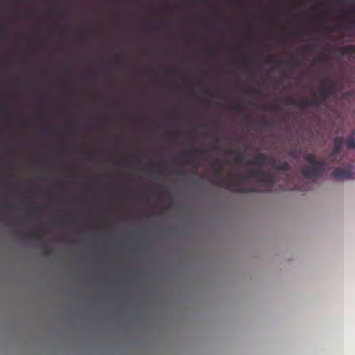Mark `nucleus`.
<instances>
[{
	"label": "nucleus",
	"instance_id": "27",
	"mask_svg": "<svg viewBox=\"0 0 355 355\" xmlns=\"http://www.w3.org/2000/svg\"><path fill=\"white\" fill-rule=\"evenodd\" d=\"M28 237L33 239H40L39 236L36 233H32L28 235Z\"/></svg>",
	"mask_w": 355,
	"mask_h": 355
},
{
	"label": "nucleus",
	"instance_id": "1",
	"mask_svg": "<svg viewBox=\"0 0 355 355\" xmlns=\"http://www.w3.org/2000/svg\"><path fill=\"white\" fill-rule=\"evenodd\" d=\"M304 159L311 165L302 168V174L307 178H319L327 167L325 160L317 159L313 153H305Z\"/></svg>",
	"mask_w": 355,
	"mask_h": 355
},
{
	"label": "nucleus",
	"instance_id": "14",
	"mask_svg": "<svg viewBox=\"0 0 355 355\" xmlns=\"http://www.w3.org/2000/svg\"><path fill=\"white\" fill-rule=\"evenodd\" d=\"M198 152L196 150L189 151V152L184 153L182 157L187 159H189L195 157L196 155L198 154Z\"/></svg>",
	"mask_w": 355,
	"mask_h": 355
},
{
	"label": "nucleus",
	"instance_id": "11",
	"mask_svg": "<svg viewBox=\"0 0 355 355\" xmlns=\"http://www.w3.org/2000/svg\"><path fill=\"white\" fill-rule=\"evenodd\" d=\"M345 145L348 149L355 148V139L354 136V132L347 137L345 140Z\"/></svg>",
	"mask_w": 355,
	"mask_h": 355
},
{
	"label": "nucleus",
	"instance_id": "34",
	"mask_svg": "<svg viewBox=\"0 0 355 355\" xmlns=\"http://www.w3.org/2000/svg\"><path fill=\"white\" fill-rule=\"evenodd\" d=\"M210 52L212 53H214L215 52V49H211L210 50Z\"/></svg>",
	"mask_w": 355,
	"mask_h": 355
},
{
	"label": "nucleus",
	"instance_id": "26",
	"mask_svg": "<svg viewBox=\"0 0 355 355\" xmlns=\"http://www.w3.org/2000/svg\"><path fill=\"white\" fill-rule=\"evenodd\" d=\"M69 219H70L69 216H64V217L61 218L59 220V221H60V222H64V223H67V222H68V221L69 220Z\"/></svg>",
	"mask_w": 355,
	"mask_h": 355
},
{
	"label": "nucleus",
	"instance_id": "33",
	"mask_svg": "<svg viewBox=\"0 0 355 355\" xmlns=\"http://www.w3.org/2000/svg\"><path fill=\"white\" fill-rule=\"evenodd\" d=\"M289 179H290L289 175L288 174H286V180H289Z\"/></svg>",
	"mask_w": 355,
	"mask_h": 355
},
{
	"label": "nucleus",
	"instance_id": "17",
	"mask_svg": "<svg viewBox=\"0 0 355 355\" xmlns=\"http://www.w3.org/2000/svg\"><path fill=\"white\" fill-rule=\"evenodd\" d=\"M243 106L242 105H236L231 107L232 110L235 112H241L243 110Z\"/></svg>",
	"mask_w": 355,
	"mask_h": 355
},
{
	"label": "nucleus",
	"instance_id": "39",
	"mask_svg": "<svg viewBox=\"0 0 355 355\" xmlns=\"http://www.w3.org/2000/svg\"><path fill=\"white\" fill-rule=\"evenodd\" d=\"M329 31H331V29H330L329 28H327Z\"/></svg>",
	"mask_w": 355,
	"mask_h": 355
},
{
	"label": "nucleus",
	"instance_id": "7",
	"mask_svg": "<svg viewBox=\"0 0 355 355\" xmlns=\"http://www.w3.org/2000/svg\"><path fill=\"white\" fill-rule=\"evenodd\" d=\"M344 139L342 137H336L334 139V148L332 150L333 155H338L343 148Z\"/></svg>",
	"mask_w": 355,
	"mask_h": 355
},
{
	"label": "nucleus",
	"instance_id": "20",
	"mask_svg": "<svg viewBox=\"0 0 355 355\" xmlns=\"http://www.w3.org/2000/svg\"><path fill=\"white\" fill-rule=\"evenodd\" d=\"M154 166L152 163H150L147 165L146 168H144V171L148 175H151V168Z\"/></svg>",
	"mask_w": 355,
	"mask_h": 355
},
{
	"label": "nucleus",
	"instance_id": "3",
	"mask_svg": "<svg viewBox=\"0 0 355 355\" xmlns=\"http://www.w3.org/2000/svg\"><path fill=\"white\" fill-rule=\"evenodd\" d=\"M247 175L249 178H254L258 182L266 186V191L270 192L276 182V178L274 174L266 172L261 169H250L248 171Z\"/></svg>",
	"mask_w": 355,
	"mask_h": 355
},
{
	"label": "nucleus",
	"instance_id": "8",
	"mask_svg": "<svg viewBox=\"0 0 355 355\" xmlns=\"http://www.w3.org/2000/svg\"><path fill=\"white\" fill-rule=\"evenodd\" d=\"M223 165H220L219 168L215 169L214 171V175L216 178H218V181H214V183L219 187H221V184L223 183V179L226 178L225 177H223Z\"/></svg>",
	"mask_w": 355,
	"mask_h": 355
},
{
	"label": "nucleus",
	"instance_id": "19",
	"mask_svg": "<svg viewBox=\"0 0 355 355\" xmlns=\"http://www.w3.org/2000/svg\"><path fill=\"white\" fill-rule=\"evenodd\" d=\"M298 62H299V60H298L297 59H296V58H293V59H291V60L287 61L285 64H286V66H288V67H291V66H293V65H294L295 64H297V63H298Z\"/></svg>",
	"mask_w": 355,
	"mask_h": 355
},
{
	"label": "nucleus",
	"instance_id": "12",
	"mask_svg": "<svg viewBox=\"0 0 355 355\" xmlns=\"http://www.w3.org/2000/svg\"><path fill=\"white\" fill-rule=\"evenodd\" d=\"M341 52L343 54H355V46L349 45L343 46L341 48Z\"/></svg>",
	"mask_w": 355,
	"mask_h": 355
},
{
	"label": "nucleus",
	"instance_id": "35",
	"mask_svg": "<svg viewBox=\"0 0 355 355\" xmlns=\"http://www.w3.org/2000/svg\"><path fill=\"white\" fill-rule=\"evenodd\" d=\"M87 156H88V157L91 158L92 157V155L89 154V155H87Z\"/></svg>",
	"mask_w": 355,
	"mask_h": 355
},
{
	"label": "nucleus",
	"instance_id": "25",
	"mask_svg": "<svg viewBox=\"0 0 355 355\" xmlns=\"http://www.w3.org/2000/svg\"><path fill=\"white\" fill-rule=\"evenodd\" d=\"M2 117L6 120H10L12 119V116L10 114H2Z\"/></svg>",
	"mask_w": 355,
	"mask_h": 355
},
{
	"label": "nucleus",
	"instance_id": "31",
	"mask_svg": "<svg viewBox=\"0 0 355 355\" xmlns=\"http://www.w3.org/2000/svg\"><path fill=\"white\" fill-rule=\"evenodd\" d=\"M204 94L207 96H211V93L208 90H205L204 91Z\"/></svg>",
	"mask_w": 355,
	"mask_h": 355
},
{
	"label": "nucleus",
	"instance_id": "18",
	"mask_svg": "<svg viewBox=\"0 0 355 355\" xmlns=\"http://www.w3.org/2000/svg\"><path fill=\"white\" fill-rule=\"evenodd\" d=\"M337 156L338 155H332V151H331L330 155H329V163L330 164H337L338 163V162L336 161Z\"/></svg>",
	"mask_w": 355,
	"mask_h": 355
},
{
	"label": "nucleus",
	"instance_id": "9",
	"mask_svg": "<svg viewBox=\"0 0 355 355\" xmlns=\"http://www.w3.org/2000/svg\"><path fill=\"white\" fill-rule=\"evenodd\" d=\"M267 158V155L264 153H259L254 159V160L250 162L251 164H256L258 166H263L265 165L266 163V159Z\"/></svg>",
	"mask_w": 355,
	"mask_h": 355
},
{
	"label": "nucleus",
	"instance_id": "13",
	"mask_svg": "<svg viewBox=\"0 0 355 355\" xmlns=\"http://www.w3.org/2000/svg\"><path fill=\"white\" fill-rule=\"evenodd\" d=\"M277 162L274 157L267 155L265 165L270 166L273 169H275V166L277 165Z\"/></svg>",
	"mask_w": 355,
	"mask_h": 355
},
{
	"label": "nucleus",
	"instance_id": "30",
	"mask_svg": "<svg viewBox=\"0 0 355 355\" xmlns=\"http://www.w3.org/2000/svg\"><path fill=\"white\" fill-rule=\"evenodd\" d=\"M347 13L349 15H354V9H350L347 11Z\"/></svg>",
	"mask_w": 355,
	"mask_h": 355
},
{
	"label": "nucleus",
	"instance_id": "4",
	"mask_svg": "<svg viewBox=\"0 0 355 355\" xmlns=\"http://www.w3.org/2000/svg\"><path fill=\"white\" fill-rule=\"evenodd\" d=\"M322 85L319 95L317 96L314 94V97L312 98L318 99L320 106L332 95L336 87V83L329 78L322 80Z\"/></svg>",
	"mask_w": 355,
	"mask_h": 355
},
{
	"label": "nucleus",
	"instance_id": "38",
	"mask_svg": "<svg viewBox=\"0 0 355 355\" xmlns=\"http://www.w3.org/2000/svg\"><path fill=\"white\" fill-rule=\"evenodd\" d=\"M352 24L355 26V21L352 22Z\"/></svg>",
	"mask_w": 355,
	"mask_h": 355
},
{
	"label": "nucleus",
	"instance_id": "22",
	"mask_svg": "<svg viewBox=\"0 0 355 355\" xmlns=\"http://www.w3.org/2000/svg\"><path fill=\"white\" fill-rule=\"evenodd\" d=\"M42 248L44 249V254L45 256H49L51 254V250L49 249V248L46 245H43Z\"/></svg>",
	"mask_w": 355,
	"mask_h": 355
},
{
	"label": "nucleus",
	"instance_id": "6",
	"mask_svg": "<svg viewBox=\"0 0 355 355\" xmlns=\"http://www.w3.org/2000/svg\"><path fill=\"white\" fill-rule=\"evenodd\" d=\"M331 175L334 178L338 180H343L353 178V173L352 172L350 168H335L331 172Z\"/></svg>",
	"mask_w": 355,
	"mask_h": 355
},
{
	"label": "nucleus",
	"instance_id": "10",
	"mask_svg": "<svg viewBox=\"0 0 355 355\" xmlns=\"http://www.w3.org/2000/svg\"><path fill=\"white\" fill-rule=\"evenodd\" d=\"M291 167L289 164L286 162H277V165L275 166V170L282 171L284 172H288L291 170Z\"/></svg>",
	"mask_w": 355,
	"mask_h": 355
},
{
	"label": "nucleus",
	"instance_id": "32",
	"mask_svg": "<svg viewBox=\"0 0 355 355\" xmlns=\"http://www.w3.org/2000/svg\"><path fill=\"white\" fill-rule=\"evenodd\" d=\"M282 64V62H277V67H279Z\"/></svg>",
	"mask_w": 355,
	"mask_h": 355
},
{
	"label": "nucleus",
	"instance_id": "16",
	"mask_svg": "<svg viewBox=\"0 0 355 355\" xmlns=\"http://www.w3.org/2000/svg\"><path fill=\"white\" fill-rule=\"evenodd\" d=\"M288 189H291V190L306 191L307 189L304 186H300V185H299L297 184H295L292 187H291Z\"/></svg>",
	"mask_w": 355,
	"mask_h": 355
},
{
	"label": "nucleus",
	"instance_id": "36",
	"mask_svg": "<svg viewBox=\"0 0 355 355\" xmlns=\"http://www.w3.org/2000/svg\"><path fill=\"white\" fill-rule=\"evenodd\" d=\"M275 110H279V106L277 105L275 107Z\"/></svg>",
	"mask_w": 355,
	"mask_h": 355
},
{
	"label": "nucleus",
	"instance_id": "23",
	"mask_svg": "<svg viewBox=\"0 0 355 355\" xmlns=\"http://www.w3.org/2000/svg\"><path fill=\"white\" fill-rule=\"evenodd\" d=\"M329 58L327 55H325L324 57H322V58H319L317 61L320 63H325L327 62Z\"/></svg>",
	"mask_w": 355,
	"mask_h": 355
},
{
	"label": "nucleus",
	"instance_id": "2",
	"mask_svg": "<svg viewBox=\"0 0 355 355\" xmlns=\"http://www.w3.org/2000/svg\"><path fill=\"white\" fill-rule=\"evenodd\" d=\"M248 171L245 173V177H240L239 175H233L230 178H223L221 187L225 188L227 190L233 191L238 193H248L251 192H255L256 189L254 188H244L241 187L242 182H245L250 178L247 175Z\"/></svg>",
	"mask_w": 355,
	"mask_h": 355
},
{
	"label": "nucleus",
	"instance_id": "24",
	"mask_svg": "<svg viewBox=\"0 0 355 355\" xmlns=\"http://www.w3.org/2000/svg\"><path fill=\"white\" fill-rule=\"evenodd\" d=\"M260 123L263 125V126H268L270 124V121L264 118H262L260 120Z\"/></svg>",
	"mask_w": 355,
	"mask_h": 355
},
{
	"label": "nucleus",
	"instance_id": "28",
	"mask_svg": "<svg viewBox=\"0 0 355 355\" xmlns=\"http://www.w3.org/2000/svg\"><path fill=\"white\" fill-rule=\"evenodd\" d=\"M250 94L252 95H257L259 94L258 89H252L250 91Z\"/></svg>",
	"mask_w": 355,
	"mask_h": 355
},
{
	"label": "nucleus",
	"instance_id": "37",
	"mask_svg": "<svg viewBox=\"0 0 355 355\" xmlns=\"http://www.w3.org/2000/svg\"><path fill=\"white\" fill-rule=\"evenodd\" d=\"M187 164H190L191 163L189 162H185Z\"/></svg>",
	"mask_w": 355,
	"mask_h": 355
},
{
	"label": "nucleus",
	"instance_id": "5",
	"mask_svg": "<svg viewBox=\"0 0 355 355\" xmlns=\"http://www.w3.org/2000/svg\"><path fill=\"white\" fill-rule=\"evenodd\" d=\"M284 103L295 105L300 108H306L309 106H313L314 107H320V101L318 99H310L309 98H304L301 101H297L293 97H287L284 100Z\"/></svg>",
	"mask_w": 355,
	"mask_h": 355
},
{
	"label": "nucleus",
	"instance_id": "15",
	"mask_svg": "<svg viewBox=\"0 0 355 355\" xmlns=\"http://www.w3.org/2000/svg\"><path fill=\"white\" fill-rule=\"evenodd\" d=\"M243 159V154L242 153H238L236 154L234 161L236 164H240Z\"/></svg>",
	"mask_w": 355,
	"mask_h": 355
},
{
	"label": "nucleus",
	"instance_id": "40",
	"mask_svg": "<svg viewBox=\"0 0 355 355\" xmlns=\"http://www.w3.org/2000/svg\"><path fill=\"white\" fill-rule=\"evenodd\" d=\"M228 153H232V150H229Z\"/></svg>",
	"mask_w": 355,
	"mask_h": 355
},
{
	"label": "nucleus",
	"instance_id": "21",
	"mask_svg": "<svg viewBox=\"0 0 355 355\" xmlns=\"http://www.w3.org/2000/svg\"><path fill=\"white\" fill-rule=\"evenodd\" d=\"M96 122L100 125H103L107 123V119L105 117H99L96 119Z\"/></svg>",
	"mask_w": 355,
	"mask_h": 355
},
{
	"label": "nucleus",
	"instance_id": "29",
	"mask_svg": "<svg viewBox=\"0 0 355 355\" xmlns=\"http://www.w3.org/2000/svg\"><path fill=\"white\" fill-rule=\"evenodd\" d=\"M264 62H266V63H271V62H274V61L271 58H268L265 59Z\"/></svg>",
	"mask_w": 355,
	"mask_h": 355
}]
</instances>
